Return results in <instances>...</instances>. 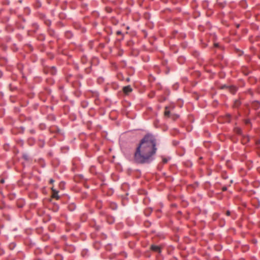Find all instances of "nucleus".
Instances as JSON below:
<instances>
[{
	"label": "nucleus",
	"mask_w": 260,
	"mask_h": 260,
	"mask_svg": "<svg viewBox=\"0 0 260 260\" xmlns=\"http://www.w3.org/2000/svg\"><path fill=\"white\" fill-rule=\"evenodd\" d=\"M157 150L156 140L152 134H147L141 140L134 154V161L137 164H149L154 159Z\"/></svg>",
	"instance_id": "nucleus-1"
},
{
	"label": "nucleus",
	"mask_w": 260,
	"mask_h": 260,
	"mask_svg": "<svg viewBox=\"0 0 260 260\" xmlns=\"http://www.w3.org/2000/svg\"><path fill=\"white\" fill-rule=\"evenodd\" d=\"M226 215L228 216L230 215V212L229 211H226Z\"/></svg>",
	"instance_id": "nucleus-10"
},
{
	"label": "nucleus",
	"mask_w": 260,
	"mask_h": 260,
	"mask_svg": "<svg viewBox=\"0 0 260 260\" xmlns=\"http://www.w3.org/2000/svg\"><path fill=\"white\" fill-rule=\"evenodd\" d=\"M165 115L167 117H171L172 119H176L179 117V115L176 114H173L171 112V110H169L168 107H166L165 111Z\"/></svg>",
	"instance_id": "nucleus-2"
},
{
	"label": "nucleus",
	"mask_w": 260,
	"mask_h": 260,
	"mask_svg": "<svg viewBox=\"0 0 260 260\" xmlns=\"http://www.w3.org/2000/svg\"><path fill=\"white\" fill-rule=\"evenodd\" d=\"M170 158H163L162 161L164 164H166L170 160Z\"/></svg>",
	"instance_id": "nucleus-6"
},
{
	"label": "nucleus",
	"mask_w": 260,
	"mask_h": 260,
	"mask_svg": "<svg viewBox=\"0 0 260 260\" xmlns=\"http://www.w3.org/2000/svg\"><path fill=\"white\" fill-rule=\"evenodd\" d=\"M54 180L53 179H51L49 181L50 183H53L54 182Z\"/></svg>",
	"instance_id": "nucleus-9"
},
{
	"label": "nucleus",
	"mask_w": 260,
	"mask_h": 260,
	"mask_svg": "<svg viewBox=\"0 0 260 260\" xmlns=\"http://www.w3.org/2000/svg\"><path fill=\"white\" fill-rule=\"evenodd\" d=\"M151 249L156 252L160 253L161 252V249L159 246L157 245H152L151 246Z\"/></svg>",
	"instance_id": "nucleus-3"
},
{
	"label": "nucleus",
	"mask_w": 260,
	"mask_h": 260,
	"mask_svg": "<svg viewBox=\"0 0 260 260\" xmlns=\"http://www.w3.org/2000/svg\"><path fill=\"white\" fill-rule=\"evenodd\" d=\"M236 132L237 133H238L239 134H242V131H241V129L238 128L237 129H236Z\"/></svg>",
	"instance_id": "nucleus-7"
},
{
	"label": "nucleus",
	"mask_w": 260,
	"mask_h": 260,
	"mask_svg": "<svg viewBox=\"0 0 260 260\" xmlns=\"http://www.w3.org/2000/svg\"><path fill=\"white\" fill-rule=\"evenodd\" d=\"M4 181H4V179H2V180H1V182L2 183H4Z\"/></svg>",
	"instance_id": "nucleus-11"
},
{
	"label": "nucleus",
	"mask_w": 260,
	"mask_h": 260,
	"mask_svg": "<svg viewBox=\"0 0 260 260\" xmlns=\"http://www.w3.org/2000/svg\"><path fill=\"white\" fill-rule=\"evenodd\" d=\"M52 190L53 192L52 195V198L58 200L59 199V196L58 195V191L53 188H52Z\"/></svg>",
	"instance_id": "nucleus-4"
},
{
	"label": "nucleus",
	"mask_w": 260,
	"mask_h": 260,
	"mask_svg": "<svg viewBox=\"0 0 260 260\" xmlns=\"http://www.w3.org/2000/svg\"><path fill=\"white\" fill-rule=\"evenodd\" d=\"M116 34H117V35H121V34H122V32H121V31H120V30H118V31L116 32Z\"/></svg>",
	"instance_id": "nucleus-8"
},
{
	"label": "nucleus",
	"mask_w": 260,
	"mask_h": 260,
	"mask_svg": "<svg viewBox=\"0 0 260 260\" xmlns=\"http://www.w3.org/2000/svg\"><path fill=\"white\" fill-rule=\"evenodd\" d=\"M249 122V120H247L246 122V123H248Z\"/></svg>",
	"instance_id": "nucleus-12"
},
{
	"label": "nucleus",
	"mask_w": 260,
	"mask_h": 260,
	"mask_svg": "<svg viewBox=\"0 0 260 260\" xmlns=\"http://www.w3.org/2000/svg\"><path fill=\"white\" fill-rule=\"evenodd\" d=\"M123 92L125 93H128L132 91V88L129 85L125 86L123 88Z\"/></svg>",
	"instance_id": "nucleus-5"
},
{
	"label": "nucleus",
	"mask_w": 260,
	"mask_h": 260,
	"mask_svg": "<svg viewBox=\"0 0 260 260\" xmlns=\"http://www.w3.org/2000/svg\"><path fill=\"white\" fill-rule=\"evenodd\" d=\"M24 157H25V159H26V156H24Z\"/></svg>",
	"instance_id": "nucleus-13"
}]
</instances>
